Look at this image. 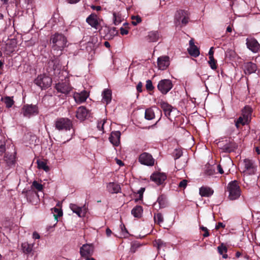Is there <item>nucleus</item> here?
Listing matches in <instances>:
<instances>
[{
    "label": "nucleus",
    "instance_id": "39448f33",
    "mask_svg": "<svg viewBox=\"0 0 260 260\" xmlns=\"http://www.w3.org/2000/svg\"><path fill=\"white\" fill-rule=\"evenodd\" d=\"M35 83L41 89H46L51 86L52 79L46 75H40L35 80Z\"/></svg>",
    "mask_w": 260,
    "mask_h": 260
},
{
    "label": "nucleus",
    "instance_id": "0e129e2a",
    "mask_svg": "<svg viewBox=\"0 0 260 260\" xmlns=\"http://www.w3.org/2000/svg\"><path fill=\"white\" fill-rule=\"evenodd\" d=\"M116 163L119 165L120 166H122L124 165L123 162L120 160V159H116Z\"/></svg>",
    "mask_w": 260,
    "mask_h": 260
},
{
    "label": "nucleus",
    "instance_id": "5701e85b",
    "mask_svg": "<svg viewBox=\"0 0 260 260\" xmlns=\"http://www.w3.org/2000/svg\"><path fill=\"white\" fill-rule=\"evenodd\" d=\"M1 101L4 103L6 107L8 109L12 108L15 103L13 96H5L2 98Z\"/></svg>",
    "mask_w": 260,
    "mask_h": 260
},
{
    "label": "nucleus",
    "instance_id": "dca6fc26",
    "mask_svg": "<svg viewBox=\"0 0 260 260\" xmlns=\"http://www.w3.org/2000/svg\"><path fill=\"white\" fill-rule=\"evenodd\" d=\"M89 96L87 91L83 90L81 92H76L74 94V99L78 104H81L84 102Z\"/></svg>",
    "mask_w": 260,
    "mask_h": 260
},
{
    "label": "nucleus",
    "instance_id": "4468645a",
    "mask_svg": "<svg viewBox=\"0 0 260 260\" xmlns=\"http://www.w3.org/2000/svg\"><path fill=\"white\" fill-rule=\"evenodd\" d=\"M55 88L58 92L67 94L72 90V87L67 82L58 83L55 85Z\"/></svg>",
    "mask_w": 260,
    "mask_h": 260
},
{
    "label": "nucleus",
    "instance_id": "5fc2aeb1",
    "mask_svg": "<svg viewBox=\"0 0 260 260\" xmlns=\"http://www.w3.org/2000/svg\"><path fill=\"white\" fill-rule=\"evenodd\" d=\"M217 170L220 174H222L224 172H223V169L222 168V166L220 164L218 165L217 166Z\"/></svg>",
    "mask_w": 260,
    "mask_h": 260
},
{
    "label": "nucleus",
    "instance_id": "1a4fd4ad",
    "mask_svg": "<svg viewBox=\"0 0 260 260\" xmlns=\"http://www.w3.org/2000/svg\"><path fill=\"white\" fill-rule=\"evenodd\" d=\"M102 21V19H100L94 13L91 14L86 19V22L92 27L96 29L100 28Z\"/></svg>",
    "mask_w": 260,
    "mask_h": 260
},
{
    "label": "nucleus",
    "instance_id": "423d86ee",
    "mask_svg": "<svg viewBox=\"0 0 260 260\" xmlns=\"http://www.w3.org/2000/svg\"><path fill=\"white\" fill-rule=\"evenodd\" d=\"M188 21V17L184 11H177L175 15V23L176 26L182 27L186 25Z\"/></svg>",
    "mask_w": 260,
    "mask_h": 260
},
{
    "label": "nucleus",
    "instance_id": "4be33fe9",
    "mask_svg": "<svg viewBox=\"0 0 260 260\" xmlns=\"http://www.w3.org/2000/svg\"><path fill=\"white\" fill-rule=\"evenodd\" d=\"M108 191L111 193H116L120 191L121 188L119 184L114 182H110L107 186Z\"/></svg>",
    "mask_w": 260,
    "mask_h": 260
},
{
    "label": "nucleus",
    "instance_id": "c756f323",
    "mask_svg": "<svg viewBox=\"0 0 260 260\" xmlns=\"http://www.w3.org/2000/svg\"><path fill=\"white\" fill-rule=\"evenodd\" d=\"M217 250L218 253L222 255L223 258H228V254H226L228 251V248L226 246L223 244L221 243L218 247Z\"/></svg>",
    "mask_w": 260,
    "mask_h": 260
},
{
    "label": "nucleus",
    "instance_id": "9d476101",
    "mask_svg": "<svg viewBox=\"0 0 260 260\" xmlns=\"http://www.w3.org/2000/svg\"><path fill=\"white\" fill-rule=\"evenodd\" d=\"M139 161L145 166H153L154 165L155 159L150 153L143 152L140 155Z\"/></svg>",
    "mask_w": 260,
    "mask_h": 260
},
{
    "label": "nucleus",
    "instance_id": "0eeeda50",
    "mask_svg": "<svg viewBox=\"0 0 260 260\" xmlns=\"http://www.w3.org/2000/svg\"><path fill=\"white\" fill-rule=\"evenodd\" d=\"M38 108L36 105H25L23 106L21 113L23 115L26 117H30L38 114Z\"/></svg>",
    "mask_w": 260,
    "mask_h": 260
},
{
    "label": "nucleus",
    "instance_id": "774afa93",
    "mask_svg": "<svg viewBox=\"0 0 260 260\" xmlns=\"http://www.w3.org/2000/svg\"><path fill=\"white\" fill-rule=\"evenodd\" d=\"M104 45H105V46L107 48H110V43H109L108 42H107V41L105 42V43H104Z\"/></svg>",
    "mask_w": 260,
    "mask_h": 260
},
{
    "label": "nucleus",
    "instance_id": "a878e982",
    "mask_svg": "<svg viewBox=\"0 0 260 260\" xmlns=\"http://www.w3.org/2000/svg\"><path fill=\"white\" fill-rule=\"evenodd\" d=\"M252 110L249 106H245L242 110L241 115L249 121L251 120Z\"/></svg>",
    "mask_w": 260,
    "mask_h": 260
},
{
    "label": "nucleus",
    "instance_id": "3c124183",
    "mask_svg": "<svg viewBox=\"0 0 260 260\" xmlns=\"http://www.w3.org/2000/svg\"><path fill=\"white\" fill-rule=\"evenodd\" d=\"M145 188L142 187L138 191V193L139 194V199L141 200L143 198V194L145 191Z\"/></svg>",
    "mask_w": 260,
    "mask_h": 260
},
{
    "label": "nucleus",
    "instance_id": "bf43d9fd",
    "mask_svg": "<svg viewBox=\"0 0 260 260\" xmlns=\"http://www.w3.org/2000/svg\"><path fill=\"white\" fill-rule=\"evenodd\" d=\"M32 237L35 239H39L40 238L39 234L37 232H34L32 234Z\"/></svg>",
    "mask_w": 260,
    "mask_h": 260
},
{
    "label": "nucleus",
    "instance_id": "a211bd4d",
    "mask_svg": "<svg viewBox=\"0 0 260 260\" xmlns=\"http://www.w3.org/2000/svg\"><path fill=\"white\" fill-rule=\"evenodd\" d=\"M121 133L119 131L112 132L109 137L110 142L115 146H117L120 144Z\"/></svg>",
    "mask_w": 260,
    "mask_h": 260
},
{
    "label": "nucleus",
    "instance_id": "c9c22d12",
    "mask_svg": "<svg viewBox=\"0 0 260 260\" xmlns=\"http://www.w3.org/2000/svg\"><path fill=\"white\" fill-rule=\"evenodd\" d=\"M154 220L156 223L160 225L164 221L163 216L160 213H157L154 215Z\"/></svg>",
    "mask_w": 260,
    "mask_h": 260
},
{
    "label": "nucleus",
    "instance_id": "f3484780",
    "mask_svg": "<svg viewBox=\"0 0 260 260\" xmlns=\"http://www.w3.org/2000/svg\"><path fill=\"white\" fill-rule=\"evenodd\" d=\"M70 208L72 211L76 213L79 217H84L86 213V209L85 207H80L74 204H70Z\"/></svg>",
    "mask_w": 260,
    "mask_h": 260
},
{
    "label": "nucleus",
    "instance_id": "ddd939ff",
    "mask_svg": "<svg viewBox=\"0 0 260 260\" xmlns=\"http://www.w3.org/2000/svg\"><path fill=\"white\" fill-rule=\"evenodd\" d=\"M167 178L166 175L164 173L155 172L150 176V179L157 185L162 184Z\"/></svg>",
    "mask_w": 260,
    "mask_h": 260
},
{
    "label": "nucleus",
    "instance_id": "7c9ffc66",
    "mask_svg": "<svg viewBox=\"0 0 260 260\" xmlns=\"http://www.w3.org/2000/svg\"><path fill=\"white\" fill-rule=\"evenodd\" d=\"M235 126L237 128L239 129L240 125H244L247 124L249 121L248 120H246L244 117H243L242 115H241L237 120L235 121Z\"/></svg>",
    "mask_w": 260,
    "mask_h": 260
},
{
    "label": "nucleus",
    "instance_id": "4d7b16f0",
    "mask_svg": "<svg viewBox=\"0 0 260 260\" xmlns=\"http://www.w3.org/2000/svg\"><path fill=\"white\" fill-rule=\"evenodd\" d=\"M182 155V152L180 151L176 150V153L175 156V158L177 159Z\"/></svg>",
    "mask_w": 260,
    "mask_h": 260
},
{
    "label": "nucleus",
    "instance_id": "09e8293b",
    "mask_svg": "<svg viewBox=\"0 0 260 260\" xmlns=\"http://www.w3.org/2000/svg\"><path fill=\"white\" fill-rule=\"evenodd\" d=\"M200 229L204 232V234L203 235V237H207L209 236L208 230L207 228L202 226L200 228Z\"/></svg>",
    "mask_w": 260,
    "mask_h": 260
},
{
    "label": "nucleus",
    "instance_id": "338daca9",
    "mask_svg": "<svg viewBox=\"0 0 260 260\" xmlns=\"http://www.w3.org/2000/svg\"><path fill=\"white\" fill-rule=\"evenodd\" d=\"M85 260H95L94 258L91 257V256H87V257H84Z\"/></svg>",
    "mask_w": 260,
    "mask_h": 260
},
{
    "label": "nucleus",
    "instance_id": "2f4dec72",
    "mask_svg": "<svg viewBox=\"0 0 260 260\" xmlns=\"http://www.w3.org/2000/svg\"><path fill=\"white\" fill-rule=\"evenodd\" d=\"M187 50L189 54L193 57H196L200 54L199 50L196 46L189 47Z\"/></svg>",
    "mask_w": 260,
    "mask_h": 260
},
{
    "label": "nucleus",
    "instance_id": "f03ea898",
    "mask_svg": "<svg viewBox=\"0 0 260 260\" xmlns=\"http://www.w3.org/2000/svg\"><path fill=\"white\" fill-rule=\"evenodd\" d=\"M240 171L244 176L254 175L257 170V165L252 159H244L240 161Z\"/></svg>",
    "mask_w": 260,
    "mask_h": 260
},
{
    "label": "nucleus",
    "instance_id": "e433bc0d",
    "mask_svg": "<svg viewBox=\"0 0 260 260\" xmlns=\"http://www.w3.org/2000/svg\"><path fill=\"white\" fill-rule=\"evenodd\" d=\"M5 160L9 166L13 165L15 161V156L12 154H7L5 156Z\"/></svg>",
    "mask_w": 260,
    "mask_h": 260
},
{
    "label": "nucleus",
    "instance_id": "f704fd0d",
    "mask_svg": "<svg viewBox=\"0 0 260 260\" xmlns=\"http://www.w3.org/2000/svg\"><path fill=\"white\" fill-rule=\"evenodd\" d=\"M37 162L38 164V167L39 169H42L46 172L49 171V168L45 161L38 160Z\"/></svg>",
    "mask_w": 260,
    "mask_h": 260
},
{
    "label": "nucleus",
    "instance_id": "c85d7f7f",
    "mask_svg": "<svg viewBox=\"0 0 260 260\" xmlns=\"http://www.w3.org/2000/svg\"><path fill=\"white\" fill-rule=\"evenodd\" d=\"M34 244H29L28 243H23L22 244V249L23 252L25 254L30 253L32 250Z\"/></svg>",
    "mask_w": 260,
    "mask_h": 260
},
{
    "label": "nucleus",
    "instance_id": "864d4df0",
    "mask_svg": "<svg viewBox=\"0 0 260 260\" xmlns=\"http://www.w3.org/2000/svg\"><path fill=\"white\" fill-rule=\"evenodd\" d=\"M128 31L127 29H126L123 27H121L120 28V33L122 35H127L128 34Z\"/></svg>",
    "mask_w": 260,
    "mask_h": 260
},
{
    "label": "nucleus",
    "instance_id": "a18cd8bd",
    "mask_svg": "<svg viewBox=\"0 0 260 260\" xmlns=\"http://www.w3.org/2000/svg\"><path fill=\"white\" fill-rule=\"evenodd\" d=\"M140 246L141 244L139 243H135L133 244L130 249V252L133 253H135Z\"/></svg>",
    "mask_w": 260,
    "mask_h": 260
},
{
    "label": "nucleus",
    "instance_id": "6e6d98bb",
    "mask_svg": "<svg viewBox=\"0 0 260 260\" xmlns=\"http://www.w3.org/2000/svg\"><path fill=\"white\" fill-rule=\"evenodd\" d=\"M91 8L92 9L94 10H96L97 11H100L102 9V8L101 6H91Z\"/></svg>",
    "mask_w": 260,
    "mask_h": 260
},
{
    "label": "nucleus",
    "instance_id": "393cba45",
    "mask_svg": "<svg viewBox=\"0 0 260 260\" xmlns=\"http://www.w3.org/2000/svg\"><path fill=\"white\" fill-rule=\"evenodd\" d=\"M102 101L103 103L109 104L111 101L112 92L108 89H105L102 92Z\"/></svg>",
    "mask_w": 260,
    "mask_h": 260
},
{
    "label": "nucleus",
    "instance_id": "de8ad7c7",
    "mask_svg": "<svg viewBox=\"0 0 260 260\" xmlns=\"http://www.w3.org/2000/svg\"><path fill=\"white\" fill-rule=\"evenodd\" d=\"M6 150L5 144L2 141H0V155H2Z\"/></svg>",
    "mask_w": 260,
    "mask_h": 260
},
{
    "label": "nucleus",
    "instance_id": "9b49d317",
    "mask_svg": "<svg viewBox=\"0 0 260 260\" xmlns=\"http://www.w3.org/2000/svg\"><path fill=\"white\" fill-rule=\"evenodd\" d=\"M94 252V247L92 244H85L80 249V253L82 257L91 256Z\"/></svg>",
    "mask_w": 260,
    "mask_h": 260
},
{
    "label": "nucleus",
    "instance_id": "cd10ccee",
    "mask_svg": "<svg viewBox=\"0 0 260 260\" xmlns=\"http://www.w3.org/2000/svg\"><path fill=\"white\" fill-rule=\"evenodd\" d=\"M132 214L135 217L140 218L143 213V208L140 206H137L131 211Z\"/></svg>",
    "mask_w": 260,
    "mask_h": 260
},
{
    "label": "nucleus",
    "instance_id": "473e14b6",
    "mask_svg": "<svg viewBox=\"0 0 260 260\" xmlns=\"http://www.w3.org/2000/svg\"><path fill=\"white\" fill-rule=\"evenodd\" d=\"M155 117V114L153 110L151 108L147 109L145 110V117L147 120H152Z\"/></svg>",
    "mask_w": 260,
    "mask_h": 260
},
{
    "label": "nucleus",
    "instance_id": "58836bf2",
    "mask_svg": "<svg viewBox=\"0 0 260 260\" xmlns=\"http://www.w3.org/2000/svg\"><path fill=\"white\" fill-rule=\"evenodd\" d=\"M107 120L105 119H103L100 121H98L97 123V128L99 129V130L102 132L103 133H104V125L106 123Z\"/></svg>",
    "mask_w": 260,
    "mask_h": 260
},
{
    "label": "nucleus",
    "instance_id": "7ed1b4c3",
    "mask_svg": "<svg viewBox=\"0 0 260 260\" xmlns=\"http://www.w3.org/2000/svg\"><path fill=\"white\" fill-rule=\"evenodd\" d=\"M54 126L59 131H68L73 128V122L68 118H58L54 122Z\"/></svg>",
    "mask_w": 260,
    "mask_h": 260
},
{
    "label": "nucleus",
    "instance_id": "412c9836",
    "mask_svg": "<svg viewBox=\"0 0 260 260\" xmlns=\"http://www.w3.org/2000/svg\"><path fill=\"white\" fill-rule=\"evenodd\" d=\"M199 193L202 197H209L213 194L214 190L209 187L202 186L200 188Z\"/></svg>",
    "mask_w": 260,
    "mask_h": 260
},
{
    "label": "nucleus",
    "instance_id": "b1692460",
    "mask_svg": "<svg viewBox=\"0 0 260 260\" xmlns=\"http://www.w3.org/2000/svg\"><path fill=\"white\" fill-rule=\"evenodd\" d=\"M146 38L149 42H155L158 40L159 34L157 31H152L148 33Z\"/></svg>",
    "mask_w": 260,
    "mask_h": 260
},
{
    "label": "nucleus",
    "instance_id": "052dcab7",
    "mask_svg": "<svg viewBox=\"0 0 260 260\" xmlns=\"http://www.w3.org/2000/svg\"><path fill=\"white\" fill-rule=\"evenodd\" d=\"M213 48V47H211L209 51V58H213L214 57V56H213L214 52L212 50Z\"/></svg>",
    "mask_w": 260,
    "mask_h": 260
},
{
    "label": "nucleus",
    "instance_id": "49530a36",
    "mask_svg": "<svg viewBox=\"0 0 260 260\" xmlns=\"http://www.w3.org/2000/svg\"><path fill=\"white\" fill-rule=\"evenodd\" d=\"M146 88L147 90L149 91H152L154 89L152 82L150 80H147L146 81Z\"/></svg>",
    "mask_w": 260,
    "mask_h": 260
},
{
    "label": "nucleus",
    "instance_id": "603ef678",
    "mask_svg": "<svg viewBox=\"0 0 260 260\" xmlns=\"http://www.w3.org/2000/svg\"><path fill=\"white\" fill-rule=\"evenodd\" d=\"M142 83L141 82H139L137 85V90L138 92H141L142 91Z\"/></svg>",
    "mask_w": 260,
    "mask_h": 260
},
{
    "label": "nucleus",
    "instance_id": "79ce46f5",
    "mask_svg": "<svg viewBox=\"0 0 260 260\" xmlns=\"http://www.w3.org/2000/svg\"><path fill=\"white\" fill-rule=\"evenodd\" d=\"M113 15L114 19V23L115 24V25L119 24L121 21L120 16L118 14H117L115 12H114Z\"/></svg>",
    "mask_w": 260,
    "mask_h": 260
},
{
    "label": "nucleus",
    "instance_id": "e2e57ef3",
    "mask_svg": "<svg viewBox=\"0 0 260 260\" xmlns=\"http://www.w3.org/2000/svg\"><path fill=\"white\" fill-rule=\"evenodd\" d=\"M224 227V225L222 222H218L217 225L216 226V229H218L220 228H223Z\"/></svg>",
    "mask_w": 260,
    "mask_h": 260
},
{
    "label": "nucleus",
    "instance_id": "f8f14e48",
    "mask_svg": "<svg viewBox=\"0 0 260 260\" xmlns=\"http://www.w3.org/2000/svg\"><path fill=\"white\" fill-rule=\"evenodd\" d=\"M246 45L247 48L253 52H257L260 50V45L254 38H247Z\"/></svg>",
    "mask_w": 260,
    "mask_h": 260
},
{
    "label": "nucleus",
    "instance_id": "20e7f679",
    "mask_svg": "<svg viewBox=\"0 0 260 260\" xmlns=\"http://www.w3.org/2000/svg\"><path fill=\"white\" fill-rule=\"evenodd\" d=\"M227 188L229 192V198L231 200H236L240 196L241 190L236 181L230 182Z\"/></svg>",
    "mask_w": 260,
    "mask_h": 260
},
{
    "label": "nucleus",
    "instance_id": "8fccbe9b",
    "mask_svg": "<svg viewBox=\"0 0 260 260\" xmlns=\"http://www.w3.org/2000/svg\"><path fill=\"white\" fill-rule=\"evenodd\" d=\"M187 180H183L180 182L179 183V186L180 188H184L187 185Z\"/></svg>",
    "mask_w": 260,
    "mask_h": 260
},
{
    "label": "nucleus",
    "instance_id": "4c0bfd02",
    "mask_svg": "<svg viewBox=\"0 0 260 260\" xmlns=\"http://www.w3.org/2000/svg\"><path fill=\"white\" fill-rule=\"evenodd\" d=\"M31 188H34L38 191H41L43 189V185L37 181H34L31 185Z\"/></svg>",
    "mask_w": 260,
    "mask_h": 260
},
{
    "label": "nucleus",
    "instance_id": "ea45409f",
    "mask_svg": "<svg viewBox=\"0 0 260 260\" xmlns=\"http://www.w3.org/2000/svg\"><path fill=\"white\" fill-rule=\"evenodd\" d=\"M52 212L54 214V216L55 218H57L59 217H60L62 215V211L58 209L57 208H53L52 209Z\"/></svg>",
    "mask_w": 260,
    "mask_h": 260
},
{
    "label": "nucleus",
    "instance_id": "69168bd1",
    "mask_svg": "<svg viewBox=\"0 0 260 260\" xmlns=\"http://www.w3.org/2000/svg\"><path fill=\"white\" fill-rule=\"evenodd\" d=\"M189 47H193V46H196V45H194V42H193V39H191V40L189 41Z\"/></svg>",
    "mask_w": 260,
    "mask_h": 260
},
{
    "label": "nucleus",
    "instance_id": "6e6552de",
    "mask_svg": "<svg viewBox=\"0 0 260 260\" xmlns=\"http://www.w3.org/2000/svg\"><path fill=\"white\" fill-rule=\"evenodd\" d=\"M173 87V83L169 79H162L158 82L157 88L163 94H167Z\"/></svg>",
    "mask_w": 260,
    "mask_h": 260
},
{
    "label": "nucleus",
    "instance_id": "72a5a7b5",
    "mask_svg": "<svg viewBox=\"0 0 260 260\" xmlns=\"http://www.w3.org/2000/svg\"><path fill=\"white\" fill-rule=\"evenodd\" d=\"M162 108H163L166 116L169 117L172 112L171 106L164 103L162 105Z\"/></svg>",
    "mask_w": 260,
    "mask_h": 260
},
{
    "label": "nucleus",
    "instance_id": "680f3d73",
    "mask_svg": "<svg viewBox=\"0 0 260 260\" xmlns=\"http://www.w3.org/2000/svg\"><path fill=\"white\" fill-rule=\"evenodd\" d=\"M106 233L107 237H110L112 234V231L109 228H107Z\"/></svg>",
    "mask_w": 260,
    "mask_h": 260
},
{
    "label": "nucleus",
    "instance_id": "bb28decb",
    "mask_svg": "<svg viewBox=\"0 0 260 260\" xmlns=\"http://www.w3.org/2000/svg\"><path fill=\"white\" fill-rule=\"evenodd\" d=\"M237 147V145L236 144L233 142L229 141V143H226L223 146L222 149L224 151L231 152L234 151Z\"/></svg>",
    "mask_w": 260,
    "mask_h": 260
},
{
    "label": "nucleus",
    "instance_id": "13d9d810",
    "mask_svg": "<svg viewBox=\"0 0 260 260\" xmlns=\"http://www.w3.org/2000/svg\"><path fill=\"white\" fill-rule=\"evenodd\" d=\"M67 2L71 4H75L79 2L81 0H66Z\"/></svg>",
    "mask_w": 260,
    "mask_h": 260
},
{
    "label": "nucleus",
    "instance_id": "c03bdc74",
    "mask_svg": "<svg viewBox=\"0 0 260 260\" xmlns=\"http://www.w3.org/2000/svg\"><path fill=\"white\" fill-rule=\"evenodd\" d=\"M155 244L157 245L158 249H160V248L165 247L166 245V243L160 239L155 240Z\"/></svg>",
    "mask_w": 260,
    "mask_h": 260
},
{
    "label": "nucleus",
    "instance_id": "2eb2a0df",
    "mask_svg": "<svg viewBox=\"0 0 260 260\" xmlns=\"http://www.w3.org/2000/svg\"><path fill=\"white\" fill-rule=\"evenodd\" d=\"M170 65V58L168 56H160L157 58V66L159 70H166Z\"/></svg>",
    "mask_w": 260,
    "mask_h": 260
},
{
    "label": "nucleus",
    "instance_id": "a19ab883",
    "mask_svg": "<svg viewBox=\"0 0 260 260\" xmlns=\"http://www.w3.org/2000/svg\"><path fill=\"white\" fill-rule=\"evenodd\" d=\"M132 24L134 25H136L138 23H140L142 21L141 18L139 16H133L132 17Z\"/></svg>",
    "mask_w": 260,
    "mask_h": 260
},
{
    "label": "nucleus",
    "instance_id": "aec40b11",
    "mask_svg": "<svg viewBox=\"0 0 260 260\" xmlns=\"http://www.w3.org/2000/svg\"><path fill=\"white\" fill-rule=\"evenodd\" d=\"M88 114V110L83 106L79 107L76 111V117L80 120H84Z\"/></svg>",
    "mask_w": 260,
    "mask_h": 260
},
{
    "label": "nucleus",
    "instance_id": "f257e3e1",
    "mask_svg": "<svg viewBox=\"0 0 260 260\" xmlns=\"http://www.w3.org/2000/svg\"><path fill=\"white\" fill-rule=\"evenodd\" d=\"M67 39L62 34L55 33L50 38V44L53 54L60 56L63 49L67 47Z\"/></svg>",
    "mask_w": 260,
    "mask_h": 260
},
{
    "label": "nucleus",
    "instance_id": "6ab92c4d",
    "mask_svg": "<svg viewBox=\"0 0 260 260\" xmlns=\"http://www.w3.org/2000/svg\"><path fill=\"white\" fill-rule=\"evenodd\" d=\"M257 70L256 65L251 62H248L244 64V71L246 74L250 75Z\"/></svg>",
    "mask_w": 260,
    "mask_h": 260
},
{
    "label": "nucleus",
    "instance_id": "37998d69",
    "mask_svg": "<svg viewBox=\"0 0 260 260\" xmlns=\"http://www.w3.org/2000/svg\"><path fill=\"white\" fill-rule=\"evenodd\" d=\"M208 63L212 69L215 70L217 68L216 60L214 58V57L209 58Z\"/></svg>",
    "mask_w": 260,
    "mask_h": 260
}]
</instances>
